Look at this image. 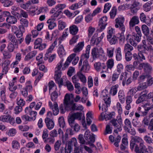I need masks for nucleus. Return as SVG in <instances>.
Returning <instances> with one entry per match:
<instances>
[{
    "instance_id": "nucleus-1",
    "label": "nucleus",
    "mask_w": 153,
    "mask_h": 153,
    "mask_svg": "<svg viewBox=\"0 0 153 153\" xmlns=\"http://www.w3.org/2000/svg\"><path fill=\"white\" fill-rule=\"evenodd\" d=\"M57 44V41L56 40L50 46L45 54L44 58L45 60H48L49 62H51L55 59L56 57V54H51V53Z\"/></svg>"
},
{
    "instance_id": "nucleus-2",
    "label": "nucleus",
    "mask_w": 153,
    "mask_h": 153,
    "mask_svg": "<svg viewBox=\"0 0 153 153\" xmlns=\"http://www.w3.org/2000/svg\"><path fill=\"white\" fill-rule=\"evenodd\" d=\"M125 19L123 17H118L115 19L116 24L115 27L116 28H119V29L122 32L120 34V40H123L124 39V33L125 31L126 28L124 22Z\"/></svg>"
},
{
    "instance_id": "nucleus-3",
    "label": "nucleus",
    "mask_w": 153,
    "mask_h": 153,
    "mask_svg": "<svg viewBox=\"0 0 153 153\" xmlns=\"http://www.w3.org/2000/svg\"><path fill=\"white\" fill-rule=\"evenodd\" d=\"M70 100V95L68 94H66L64 101L63 104L62 103L59 105V108L60 112L62 114L65 113L66 111L70 109L69 102Z\"/></svg>"
},
{
    "instance_id": "nucleus-4",
    "label": "nucleus",
    "mask_w": 153,
    "mask_h": 153,
    "mask_svg": "<svg viewBox=\"0 0 153 153\" xmlns=\"http://www.w3.org/2000/svg\"><path fill=\"white\" fill-rule=\"evenodd\" d=\"M132 140L135 142V143L137 144V143H139V146L137 144L136 145L134 150L136 153H138V150L140 151L141 149L144 147L145 145V143L143 139L140 137L137 136H132L131 137Z\"/></svg>"
},
{
    "instance_id": "nucleus-5",
    "label": "nucleus",
    "mask_w": 153,
    "mask_h": 153,
    "mask_svg": "<svg viewBox=\"0 0 153 153\" xmlns=\"http://www.w3.org/2000/svg\"><path fill=\"white\" fill-rule=\"evenodd\" d=\"M141 30L143 33L146 36L147 40L152 45L153 39L151 32H150L149 27L146 25H143L141 26Z\"/></svg>"
},
{
    "instance_id": "nucleus-6",
    "label": "nucleus",
    "mask_w": 153,
    "mask_h": 153,
    "mask_svg": "<svg viewBox=\"0 0 153 153\" xmlns=\"http://www.w3.org/2000/svg\"><path fill=\"white\" fill-rule=\"evenodd\" d=\"M142 36L139 35L133 32L132 33L131 38L129 40L130 43L134 47H136L137 45V43L139 42L141 39Z\"/></svg>"
},
{
    "instance_id": "nucleus-7",
    "label": "nucleus",
    "mask_w": 153,
    "mask_h": 153,
    "mask_svg": "<svg viewBox=\"0 0 153 153\" xmlns=\"http://www.w3.org/2000/svg\"><path fill=\"white\" fill-rule=\"evenodd\" d=\"M110 122L111 125L113 126L115 128L117 129L119 131L122 130L123 122L121 118H120L118 120L115 119H112Z\"/></svg>"
},
{
    "instance_id": "nucleus-8",
    "label": "nucleus",
    "mask_w": 153,
    "mask_h": 153,
    "mask_svg": "<svg viewBox=\"0 0 153 153\" xmlns=\"http://www.w3.org/2000/svg\"><path fill=\"white\" fill-rule=\"evenodd\" d=\"M42 40L40 38H38L34 41V48L38 49L40 50H42L47 47L46 43H42Z\"/></svg>"
},
{
    "instance_id": "nucleus-9",
    "label": "nucleus",
    "mask_w": 153,
    "mask_h": 153,
    "mask_svg": "<svg viewBox=\"0 0 153 153\" xmlns=\"http://www.w3.org/2000/svg\"><path fill=\"white\" fill-rule=\"evenodd\" d=\"M143 69L145 72L149 73L151 72L152 70V67L148 63L146 62L141 63L138 65V66L137 68V69L141 70Z\"/></svg>"
},
{
    "instance_id": "nucleus-10",
    "label": "nucleus",
    "mask_w": 153,
    "mask_h": 153,
    "mask_svg": "<svg viewBox=\"0 0 153 153\" xmlns=\"http://www.w3.org/2000/svg\"><path fill=\"white\" fill-rule=\"evenodd\" d=\"M104 35V33H102L100 36L97 37L98 36V33H95L92 36L91 39V43L94 45H97L99 44V42L102 40Z\"/></svg>"
},
{
    "instance_id": "nucleus-11",
    "label": "nucleus",
    "mask_w": 153,
    "mask_h": 153,
    "mask_svg": "<svg viewBox=\"0 0 153 153\" xmlns=\"http://www.w3.org/2000/svg\"><path fill=\"white\" fill-rule=\"evenodd\" d=\"M107 18L106 16L102 17L99 22V29L100 31H102L105 28L107 25Z\"/></svg>"
},
{
    "instance_id": "nucleus-12",
    "label": "nucleus",
    "mask_w": 153,
    "mask_h": 153,
    "mask_svg": "<svg viewBox=\"0 0 153 153\" xmlns=\"http://www.w3.org/2000/svg\"><path fill=\"white\" fill-rule=\"evenodd\" d=\"M82 115L81 113H75L71 114L68 118V121H69L71 124H73V122L75 121V119L81 120Z\"/></svg>"
},
{
    "instance_id": "nucleus-13",
    "label": "nucleus",
    "mask_w": 153,
    "mask_h": 153,
    "mask_svg": "<svg viewBox=\"0 0 153 153\" xmlns=\"http://www.w3.org/2000/svg\"><path fill=\"white\" fill-rule=\"evenodd\" d=\"M60 147H61V148L59 151L60 152V153H64V147L63 146V145H62L61 141L59 140H58L55 142L54 145V148L55 151V153H60L58 151Z\"/></svg>"
},
{
    "instance_id": "nucleus-14",
    "label": "nucleus",
    "mask_w": 153,
    "mask_h": 153,
    "mask_svg": "<svg viewBox=\"0 0 153 153\" xmlns=\"http://www.w3.org/2000/svg\"><path fill=\"white\" fill-rule=\"evenodd\" d=\"M104 104H103L102 105V110L103 111L101 113L100 116L103 117V113L104 112H106L108 109V107L109 106L111 103V99L110 97H108V99L105 101H104Z\"/></svg>"
},
{
    "instance_id": "nucleus-15",
    "label": "nucleus",
    "mask_w": 153,
    "mask_h": 153,
    "mask_svg": "<svg viewBox=\"0 0 153 153\" xmlns=\"http://www.w3.org/2000/svg\"><path fill=\"white\" fill-rule=\"evenodd\" d=\"M140 4L139 2L136 1H134L133 3L130 8V9L131 13L134 14L136 13L137 11L140 8L139 6Z\"/></svg>"
},
{
    "instance_id": "nucleus-16",
    "label": "nucleus",
    "mask_w": 153,
    "mask_h": 153,
    "mask_svg": "<svg viewBox=\"0 0 153 153\" xmlns=\"http://www.w3.org/2000/svg\"><path fill=\"white\" fill-rule=\"evenodd\" d=\"M45 121L47 128L49 130H51L54 128V123L52 119L47 117L45 119Z\"/></svg>"
},
{
    "instance_id": "nucleus-17",
    "label": "nucleus",
    "mask_w": 153,
    "mask_h": 153,
    "mask_svg": "<svg viewBox=\"0 0 153 153\" xmlns=\"http://www.w3.org/2000/svg\"><path fill=\"white\" fill-rule=\"evenodd\" d=\"M139 23V18L137 16H134L131 19L129 22V27L131 29L136 25L138 24Z\"/></svg>"
},
{
    "instance_id": "nucleus-18",
    "label": "nucleus",
    "mask_w": 153,
    "mask_h": 153,
    "mask_svg": "<svg viewBox=\"0 0 153 153\" xmlns=\"http://www.w3.org/2000/svg\"><path fill=\"white\" fill-rule=\"evenodd\" d=\"M84 137L85 139L92 143H94L95 141V138L94 135L91 136L89 130H87L85 132L84 134Z\"/></svg>"
},
{
    "instance_id": "nucleus-19",
    "label": "nucleus",
    "mask_w": 153,
    "mask_h": 153,
    "mask_svg": "<svg viewBox=\"0 0 153 153\" xmlns=\"http://www.w3.org/2000/svg\"><path fill=\"white\" fill-rule=\"evenodd\" d=\"M76 55V54L75 53H73L70 55L68 57L63 67L62 68V69L63 70H65L66 68L68 66L71 61L73 59Z\"/></svg>"
},
{
    "instance_id": "nucleus-20",
    "label": "nucleus",
    "mask_w": 153,
    "mask_h": 153,
    "mask_svg": "<svg viewBox=\"0 0 153 153\" xmlns=\"http://www.w3.org/2000/svg\"><path fill=\"white\" fill-rule=\"evenodd\" d=\"M138 153H152L153 152V147L151 146H148L147 148L145 145L143 148L140 151L138 150Z\"/></svg>"
},
{
    "instance_id": "nucleus-21",
    "label": "nucleus",
    "mask_w": 153,
    "mask_h": 153,
    "mask_svg": "<svg viewBox=\"0 0 153 153\" xmlns=\"http://www.w3.org/2000/svg\"><path fill=\"white\" fill-rule=\"evenodd\" d=\"M129 76V74L126 71H125L121 73L120 76L119 81H122V85L123 86H125V82Z\"/></svg>"
},
{
    "instance_id": "nucleus-22",
    "label": "nucleus",
    "mask_w": 153,
    "mask_h": 153,
    "mask_svg": "<svg viewBox=\"0 0 153 153\" xmlns=\"http://www.w3.org/2000/svg\"><path fill=\"white\" fill-rule=\"evenodd\" d=\"M83 64L79 71L84 72H87L89 71L90 68V66L88 63V61L85 60L83 61Z\"/></svg>"
},
{
    "instance_id": "nucleus-23",
    "label": "nucleus",
    "mask_w": 153,
    "mask_h": 153,
    "mask_svg": "<svg viewBox=\"0 0 153 153\" xmlns=\"http://www.w3.org/2000/svg\"><path fill=\"white\" fill-rule=\"evenodd\" d=\"M10 63V61L9 60H5L2 64L3 68L2 72L5 74H6L9 70V66Z\"/></svg>"
},
{
    "instance_id": "nucleus-24",
    "label": "nucleus",
    "mask_w": 153,
    "mask_h": 153,
    "mask_svg": "<svg viewBox=\"0 0 153 153\" xmlns=\"http://www.w3.org/2000/svg\"><path fill=\"white\" fill-rule=\"evenodd\" d=\"M105 114L103 113V117H100V120H102L104 118L106 120H109L113 117V116L115 115V113L114 112H105Z\"/></svg>"
},
{
    "instance_id": "nucleus-25",
    "label": "nucleus",
    "mask_w": 153,
    "mask_h": 153,
    "mask_svg": "<svg viewBox=\"0 0 153 153\" xmlns=\"http://www.w3.org/2000/svg\"><path fill=\"white\" fill-rule=\"evenodd\" d=\"M132 97L128 95L126 98V105L125 106L126 110H128L131 108V103L132 101Z\"/></svg>"
},
{
    "instance_id": "nucleus-26",
    "label": "nucleus",
    "mask_w": 153,
    "mask_h": 153,
    "mask_svg": "<svg viewBox=\"0 0 153 153\" xmlns=\"http://www.w3.org/2000/svg\"><path fill=\"white\" fill-rule=\"evenodd\" d=\"M20 7L28 11H30L31 9L33 8L30 4V1H29L25 4H21Z\"/></svg>"
},
{
    "instance_id": "nucleus-27",
    "label": "nucleus",
    "mask_w": 153,
    "mask_h": 153,
    "mask_svg": "<svg viewBox=\"0 0 153 153\" xmlns=\"http://www.w3.org/2000/svg\"><path fill=\"white\" fill-rule=\"evenodd\" d=\"M138 66V62L137 61H134L133 65H127L126 68L127 71L129 72L130 71H133L134 68L137 69Z\"/></svg>"
},
{
    "instance_id": "nucleus-28",
    "label": "nucleus",
    "mask_w": 153,
    "mask_h": 153,
    "mask_svg": "<svg viewBox=\"0 0 153 153\" xmlns=\"http://www.w3.org/2000/svg\"><path fill=\"white\" fill-rule=\"evenodd\" d=\"M100 52V48L98 49L97 48H94L92 49L91 55L94 60L98 58Z\"/></svg>"
},
{
    "instance_id": "nucleus-29",
    "label": "nucleus",
    "mask_w": 153,
    "mask_h": 153,
    "mask_svg": "<svg viewBox=\"0 0 153 153\" xmlns=\"http://www.w3.org/2000/svg\"><path fill=\"white\" fill-rule=\"evenodd\" d=\"M47 23L49 24L48 27L49 29L52 30L56 26L55 20L53 18L48 19L47 22Z\"/></svg>"
},
{
    "instance_id": "nucleus-30",
    "label": "nucleus",
    "mask_w": 153,
    "mask_h": 153,
    "mask_svg": "<svg viewBox=\"0 0 153 153\" xmlns=\"http://www.w3.org/2000/svg\"><path fill=\"white\" fill-rule=\"evenodd\" d=\"M6 20L8 23L11 24H15L17 21V18L15 16L11 15L7 17Z\"/></svg>"
},
{
    "instance_id": "nucleus-31",
    "label": "nucleus",
    "mask_w": 153,
    "mask_h": 153,
    "mask_svg": "<svg viewBox=\"0 0 153 153\" xmlns=\"http://www.w3.org/2000/svg\"><path fill=\"white\" fill-rule=\"evenodd\" d=\"M84 45V42H79L76 46L75 48L73 49L74 52L75 53H77L81 51Z\"/></svg>"
},
{
    "instance_id": "nucleus-32",
    "label": "nucleus",
    "mask_w": 153,
    "mask_h": 153,
    "mask_svg": "<svg viewBox=\"0 0 153 153\" xmlns=\"http://www.w3.org/2000/svg\"><path fill=\"white\" fill-rule=\"evenodd\" d=\"M89 53H86L83 54L81 56L80 60L79 61V67L82 65V62L83 61L85 60L88 61V59L89 58Z\"/></svg>"
},
{
    "instance_id": "nucleus-33",
    "label": "nucleus",
    "mask_w": 153,
    "mask_h": 153,
    "mask_svg": "<svg viewBox=\"0 0 153 153\" xmlns=\"http://www.w3.org/2000/svg\"><path fill=\"white\" fill-rule=\"evenodd\" d=\"M116 59L117 61H120L122 59V54L121 48L118 47L116 49Z\"/></svg>"
},
{
    "instance_id": "nucleus-34",
    "label": "nucleus",
    "mask_w": 153,
    "mask_h": 153,
    "mask_svg": "<svg viewBox=\"0 0 153 153\" xmlns=\"http://www.w3.org/2000/svg\"><path fill=\"white\" fill-rule=\"evenodd\" d=\"M115 50L114 47H110L106 49V55L109 58H112L114 56V52Z\"/></svg>"
},
{
    "instance_id": "nucleus-35",
    "label": "nucleus",
    "mask_w": 153,
    "mask_h": 153,
    "mask_svg": "<svg viewBox=\"0 0 153 153\" xmlns=\"http://www.w3.org/2000/svg\"><path fill=\"white\" fill-rule=\"evenodd\" d=\"M118 97L121 103H123L125 101V95L124 91L123 90H120L118 93Z\"/></svg>"
},
{
    "instance_id": "nucleus-36",
    "label": "nucleus",
    "mask_w": 153,
    "mask_h": 153,
    "mask_svg": "<svg viewBox=\"0 0 153 153\" xmlns=\"http://www.w3.org/2000/svg\"><path fill=\"white\" fill-rule=\"evenodd\" d=\"M147 45H139L137 46V50L139 51V53H143L144 54H147L146 51L147 48H146Z\"/></svg>"
},
{
    "instance_id": "nucleus-37",
    "label": "nucleus",
    "mask_w": 153,
    "mask_h": 153,
    "mask_svg": "<svg viewBox=\"0 0 153 153\" xmlns=\"http://www.w3.org/2000/svg\"><path fill=\"white\" fill-rule=\"evenodd\" d=\"M79 30L78 27L75 25H73L69 27L70 33L72 35L76 34Z\"/></svg>"
},
{
    "instance_id": "nucleus-38",
    "label": "nucleus",
    "mask_w": 153,
    "mask_h": 153,
    "mask_svg": "<svg viewBox=\"0 0 153 153\" xmlns=\"http://www.w3.org/2000/svg\"><path fill=\"white\" fill-rule=\"evenodd\" d=\"M58 53L60 58H62L66 54V52L62 45H60L58 49Z\"/></svg>"
},
{
    "instance_id": "nucleus-39",
    "label": "nucleus",
    "mask_w": 153,
    "mask_h": 153,
    "mask_svg": "<svg viewBox=\"0 0 153 153\" xmlns=\"http://www.w3.org/2000/svg\"><path fill=\"white\" fill-rule=\"evenodd\" d=\"M78 78L80 81L83 83L86 82V78L85 75H84L81 71H79L77 73Z\"/></svg>"
},
{
    "instance_id": "nucleus-40",
    "label": "nucleus",
    "mask_w": 153,
    "mask_h": 153,
    "mask_svg": "<svg viewBox=\"0 0 153 153\" xmlns=\"http://www.w3.org/2000/svg\"><path fill=\"white\" fill-rule=\"evenodd\" d=\"M119 85L117 84L112 86L110 89L109 94L111 95L114 96L116 95L117 92V89L118 88Z\"/></svg>"
},
{
    "instance_id": "nucleus-41",
    "label": "nucleus",
    "mask_w": 153,
    "mask_h": 153,
    "mask_svg": "<svg viewBox=\"0 0 153 153\" xmlns=\"http://www.w3.org/2000/svg\"><path fill=\"white\" fill-rule=\"evenodd\" d=\"M17 38L19 39V44H21L24 41V39L23 37L22 32L19 31H18L14 33Z\"/></svg>"
},
{
    "instance_id": "nucleus-42",
    "label": "nucleus",
    "mask_w": 153,
    "mask_h": 153,
    "mask_svg": "<svg viewBox=\"0 0 153 153\" xmlns=\"http://www.w3.org/2000/svg\"><path fill=\"white\" fill-rule=\"evenodd\" d=\"M77 143L76 139L75 138H72L68 142L67 145L73 148V145L75 147L77 146Z\"/></svg>"
},
{
    "instance_id": "nucleus-43",
    "label": "nucleus",
    "mask_w": 153,
    "mask_h": 153,
    "mask_svg": "<svg viewBox=\"0 0 153 153\" xmlns=\"http://www.w3.org/2000/svg\"><path fill=\"white\" fill-rule=\"evenodd\" d=\"M152 1H149L145 3L143 6L144 10L146 12L149 11L151 10V5L152 4Z\"/></svg>"
},
{
    "instance_id": "nucleus-44",
    "label": "nucleus",
    "mask_w": 153,
    "mask_h": 153,
    "mask_svg": "<svg viewBox=\"0 0 153 153\" xmlns=\"http://www.w3.org/2000/svg\"><path fill=\"white\" fill-rule=\"evenodd\" d=\"M106 64L107 68L111 70L114 65V60L113 59H108L106 62Z\"/></svg>"
},
{
    "instance_id": "nucleus-45",
    "label": "nucleus",
    "mask_w": 153,
    "mask_h": 153,
    "mask_svg": "<svg viewBox=\"0 0 153 153\" xmlns=\"http://www.w3.org/2000/svg\"><path fill=\"white\" fill-rule=\"evenodd\" d=\"M117 9L116 7H113L109 13L110 18L114 19L117 14Z\"/></svg>"
},
{
    "instance_id": "nucleus-46",
    "label": "nucleus",
    "mask_w": 153,
    "mask_h": 153,
    "mask_svg": "<svg viewBox=\"0 0 153 153\" xmlns=\"http://www.w3.org/2000/svg\"><path fill=\"white\" fill-rule=\"evenodd\" d=\"M16 48V47L11 42H9L7 47V50L11 52H14Z\"/></svg>"
},
{
    "instance_id": "nucleus-47",
    "label": "nucleus",
    "mask_w": 153,
    "mask_h": 153,
    "mask_svg": "<svg viewBox=\"0 0 153 153\" xmlns=\"http://www.w3.org/2000/svg\"><path fill=\"white\" fill-rule=\"evenodd\" d=\"M11 53L7 50H5L2 52L4 58L6 59H9L12 56Z\"/></svg>"
},
{
    "instance_id": "nucleus-48",
    "label": "nucleus",
    "mask_w": 153,
    "mask_h": 153,
    "mask_svg": "<svg viewBox=\"0 0 153 153\" xmlns=\"http://www.w3.org/2000/svg\"><path fill=\"white\" fill-rule=\"evenodd\" d=\"M107 39L111 45L115 44L117 41V38L115 36H114L112 37H108Z\"/></svg>"
},
{
    "instance_id": "nucleus-49",
    "label": "nucleus",
    "mask_w": 153,
    "mask_h": 153,
    "mask_svg": "<svg viewBox=\"0 0 153 153\" xmlns=\"http://www.w3.org/2000/svg\"><path fill=\"white\" fill-rule=\"evenodd\" d=\"M133 50V47L129 44L127 43L125 45L124 50L125 53L131 52Z\"/></svg>"
},
{
    "instance_id": "nucleus-50",
    "label": "nucleus",
    "mask_w": 153,
    "mask_h": 153,
    "mask_svg": "<svg viewBox=\"0 0 153 153\" xmlns=\"http://www.w3.org/2000/svg\"><path fill=\"white\" fill-rule=\"evenodd\" d=\"M108 90L105 89L103 90L101 92L100 95L101 97L103 98L104 101H105L108 99V97H109L108 96Z\"/></svg>"
},
{
    "instance_id": "nucleus-51",
    "label": "nucleus",
    "mask_w": 153,
    "mask_h": 153,
    "mask_svg": "<svg viewBox=\"0 0 153 153\" xmlns=\"http://www.w3.org/2000/svg\"><path fill=\"white\" fill-rule=\"evenodd\" d=\"M26 86L24 88L28 91L30 92L33 90V87L31 83V81H27L25 83Z\"/></svg>"
},
{
    "instance_id": "nucleus-52",
    "label": "nucleus",
    "mask_w": 153,
    "mask_h": 153,
    "mask_svg": "<svg viewBox=\"0 0 153 153\" xmlns=\"http://www.w3.org/2000/svg\"><path fill=\"white\" fill-rule=\"evenodd\" d=\"M104 50L102 48H100V52L98 58L100 59L101 60H105L107 59V57L104 54Z\"/></svg>"
},
{
    "instance_id": "nucleus-53",
    "label": "nucleus",
    "mask_w": 153,
    "mask_h": 153,
    "mask_svg": "<svg viewBox=\"0 0 153 153\" xmlns=\"http://www.w3.org/2000/svg\"><path fill=\"white\" fill-rule=\"evenodd\" d=\"M58 122L59 126L62 127L64 129L65 127V124L64 119L63 117H60L58 119Z\"/></svg>"
},
{
    "instance_id": "nucleus-54",
    "label": "nucleus",
    "mask_w": 153,
    "mask_h": 153,
    "mask_svg": "<svg viewBox=\"0 0 153 153\" xmlns=\"http://www.w3.org/2000/svg\"><path fill=\"white\" fill-rule=\"evenodd\" d=\"M6 92V88H4L0 91V95L1 100L5 102L7 101L5 93Z\"/></svg>"
},
{
    "instance_id": "nucleus-55",
    "label": "nucleus",
    "mask_w": 153,
    "mask_h": 153,
    "mask_svg": "<svg viewBox=\"0 0 153 153\" xmlns=\"http://www.w3.org/2000/svg\"><path fill=\"white\" fill-rule=\"evenodd\" d=\"M68 123L71 128H74V130L76 131H78L80 129V126L79 125L76 123H75V122H73V124H71L69 121H68Z\"/></svg>"
},
{
    "instance_id": "nucleus-56",
    "label": "nucleus",
    "mask_w": 153,
    "mask_h": 153,
    "mask_svg": "<svg viewBox=\"0 0 153 153\" xmlns=\"http://www.w3.org/2000/svg\"><path fill=\"white\" fill-rule=\"evenodd\" d=\"M48 131L47 129H45L43 131L42 135V138L45 143H47V139L48 137Z\"/></svg>"
},
{
    "instance_id": "nucleus-57",
    "label": "nucleus",
    "mask_w": 153,
    "mask_h": 153,
    "mask_svg": "<svg viewBox=\"0 0 153 153\" xmlns=\"http://www.w3.org/2000/svg\"><path fill=\"white\" fill-rule=\"evenodd\" d=\"M10 119L9 114L4 115L0 117V120L4 122H7L9 121Z\"/></svg>"
},
{
    "instance_id": "nucleus-58",
    "label": "nucleus",
    "mask_w": 153,
    "mask_h": 153,
    "mask_svg": "<svg viewBox=\"0 0 153 153\" xmlns=\"http://www.w3.org/2000/svg\"><path fill=\"white\" fill-rule=\"evenodd\" d=\"M12 146L13 149H18L20 147V145L18 142L16 140H13L12 142Z\"/></svg>"
},
{
    "instance_id": "nucleus-59",
    "label": "nucleus",
    "mask_w": 153,
    "mask_h": 153,
    "mask_svg": "<svg viewBox=\"0 0 153 153\" xmlns=\"http://www.w3.org/2000/svg\"><path fill=\"white\" fill-rule=\"evenodd\" d=\"M114 31V29L113 28H108L107 31V38L108 37H112L114 36H115Z\"/></svg>"
},
{
    "instance_id": "nucleus-60",
    "label": "nucleus",
    "mask_w": 153,
    "mask_h": 153,
    "mask_svg": "<svg viewBox=\"0 0 153 153\" xmlns=\"http://www.w3.org/2000/svg\"><path fill=\"white\" fill-rule=\"evenodd\" d=\"M123 69L124 66L122 64L119 63L117 65L116 70L118 74H120L123 71Z\"/></svg>"
},
{
    "instance_id": "nucleus-61",
    "label": "nucleus",
    "mask_w": 153,
    "mask_h": 153,
    "mask_svg": "<svg viewBox=\"0 0 153 153\" xmlns=\"http://www.w3.org/2000/svg\"><path fill=\"white\" fill-rule=\"evenodd\" d=\"M20 23L21 25L25 26L26 27H27L28 26V21L27 19H26L21 18L20 20Z\"/></svg>"
},
{
    "instance_id": "nucleus-62",
    "label": "nucleus",
    "mask_w": 153,
    "mask_h": 153,
    "mask_svg": "<svg viewBox=\"0 0 153 153\" xmlns=\"http://www.w3.org/2000/svg\"><path fill=\"white\" fill-rule=\"evenodd\" d=\"M56 6V8H57V10L60 11L61 13H62V11L66 7L65 4H58Z\"/></svg>"
},
{
    "instance_id": "nucleus-63",
    "label": "nucleus",
    "mask_w": 153,
    "mask_h": 153,
    "mask_svg": "<svg viewBox=\"0 0 153 153\" xmlns=\"http://www.w3.org/2000/svg\"><path fill=\"white\" fill-rule=\"evenodd\" d=\"M111 3H106L104 6V9L103 10V12L104 13H106L111 7Z\"/></svg>"
},
{
    "instance_id": "nucleus-64",
    "label": "nucleus",
    "mask_w": 153,
    "mask_h": 153,
    "mask_svg": "<svg viewBox=\"0 0 153 153\" xmlns=\"http://www.w3.org/2000/svg\"><path fill=\"white\" fill-rule=\"evenodd\" d=\"M137 91L136 88L133 87L129 90L128 92V95L133 97L137 92Z\"/></svg>"
}]
</instances>
